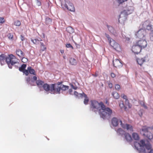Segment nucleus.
<instances>
[{"instance_id":"f257e3e1","label":"nucleus","mask_w":153,"mask_h":153,"mask_svg":"<svg viewBox=\"0 0 153 153\" xmlns=\"http://www.w3.org/2000/svg\"><path fill=\"white\" fill-rule=\"evenodd\" d=\"M91 102L92 110L94 112L99 111L100 117L103 119H105L112 114V110L109 108H106L102 102L99 103L96 100H91Z\"/></svg>"},{"instance_id":"f03ea898","label":"nucleus","mask_w":153,"mask_h":153,"mask_svg":"<svg viewBox=\"0 0 153 153\" xmlns=\"http://www.w3.org/2000/svg\"><path fill=\"white\" fill-rule=\"evenodd\" d=\"M5 61L10 68H12V65L18 63L16 58L12 54L9 55L7 57L4 54L1 55L0 56V62L2 64V62H4Z\"/></svg>"},{"instance_id":"7ed1b4c3","label":"nucleus","mask_w":153,"mask_h":153,"mask_svg":"<svg viewBox=\"0 0 153 153\" xmlns=\"http://www.w3.org/2000/svg\"><path fill=\"white\" fill-rule=\"evenodd\" d=\"M134 10V7L132 6H127L122 11L119 16V22L123 23L127 19V16L132 13Z\"/></svg>"},{"instance_id":"20e7f679","label":"nucleus","mask_w":153,"mask_h":153,"mask_svg":"<svg viewBox=\"0 0 153 153\" xmlns=\"http://www.w3.org/2000/svg\"><path fill=\"white\" fill-rule=\"evenodd\" d=\"M61 7L64 10L67 9L72 12L75 10V7L73 4L68 0H65V4L61 3Z\"/></svg>"},{"instance_id":"39448f33","label":"nucleus","mask_w":153,"mask_h":153,"mask_svg":"<svg viewBox=\"0 0 153 153\" xmlns=\"http://www.w3.org/2000/svg\"><path fill=\"white\" fill-rule=\"evenodd\" d=\"M153 28V27L149 20L142 22L139 27V29H152Z\"/></svg>"},{"instance_id":"423d86ee","label":"nucleus","mask_w":153,"mask_h":153,"mask_svg":"<svg viewBox=\"0 0 153 153\" xmlns=\"http://www.w3.org/2000/svg\"><path fill=\"white\" fill-rule=\"evenodd\" d=\"M135 43L142 49L146 48L147 45L146 41L143 39L137 41Z\"/></svg>"},{"instance_id":"0eeeda50","label":"nucleus","mask_w":153,"mask_h":153,"mask_svg":"<svg viewBox=\"0 0 153 153\" xmlns=\"http://www.w3.org/2000/svg\"><path fill=\"white\" fill-rule=\"evenodd\" d=\"M109 44L116 51H121L120 45L113 39H112V41L110 42Z\"/></svg>"},{"instance_id":"6e6552de","label":"nucleus","mask_w":153,"mask_h":153,"mask_svg":"<svg viewBox=\"0 0 153 153\" xmlns=\"http://www.w3.org/2000/svg\"><path fill=\"white\" fill-rule=\"evenodd\" d=\"M145 29H139L135 33L137 37L140 39H143L145 36Z\"/></svg>"},{"instance_id":"1a4fd4ad","label":"nucleus","mask_w":153,"mask_h":153,"mask_svg":"<svg viewBox=\"0 0 153 153\" xmlns=\"http://www.w3.org/2000/svg\"><path fill=\"white\" fill-rule=\"evenodd\" d=\"M61 88L60 86H58L56 88H55V84L51 85V93H60Z\"/></svg>"},{"instance_id":"9d476101","label":"nucleus","mask_w":153,"mask_h":153,"mask_svg":"<svg viewBox=\"0 0 153 153\" xmlns=\"http://www.w3.org/2000/svg\"><path fill=\"white\" fill-rule=\"evenodd\" d=\"M120 123L121 127L124 129H126L128 131H133V128L131 125L128 124H124L121 120L120 121Z\"/></svg>"},{"instance_id":"9b49d317","label":"nucleus","mask_w":153,"mask_h":153,"mask_svg":"<svg viewBox=\"0 0 153 153\" xmlns=\"http://www.w3.org/2000/svg\"><path fill=\"white\" fill-rule=\"evenodd\" d=\"M142 49L135 43V45H133L132 48V51L135 54H138L139 53Z\"/></svg>"},{"instance_id":"f8f14e48","label":"nucleus","mask_w":153,"mask_h":153,"mask_svg":"<svg viewBox=\"0 0 153 153\" xmlns=\"http://www.w3.org/2000/svg\"><path fill=\"white\" fill-rule=\"evenodd\" d=\"M113 64L114 67L118 68H120L123 66L122 62L117 59L113 60Z\"/></svg>"},{"instance_id":"ddd939ff","label":"nucleus","mask_w":153,"mask_h":153,"mask_svg":"<svg viewBox=\"0 0 153 153\" xmlns=\"http://www.w3.org/2000/svg\"><path fill=\"white\" fill-rule=\"evenodd\" d=\"M137 62L138 64L141 66L144 62L149 61L148 56H146L143 58H138L137 59Z\"/></svg>"},{"instance_id":"4468645a","label":"nucleus","mask_w":153,"mask_h":153,"mask_svg":"<svg viewBox=\"0 0 153 153\" xmlns=\"http://www.w3.org/2000/svg\"><path fill=\"white\" fill-rule=\"evenodd\" d=\"M26 64H23L19 68V70L20 71L22 72L26 76H27L28 75L27 71V70L25 69L26 68Z\"/></svg>"},{"instance_id":"2eb2a0df","label":"nucleus","mask_w":153,"mask_h":153,"mask_svg":"<svg viewBox=\"0 0 153 153\" xmlns=\"http://www.w3.org/2000/svg\"><path fill=\"white\" fill-rule=\"evenodd\" d=\"M150 129H151V128L150 127L144 126L142 127V129L140 130V131L141 132H142V133L143 135L144 136V134H147L149 132V130Z\"/></svg>"},{"instance_id":"dca6fc26","label":"nucleus","mask_w":153,"mask_h":153,"mask_svg":"<svg viewBox=\"0 0 153 153\" xmlns=\"http://www.w3.org/2000/svg\"><path fill=\"white\" fill-rule=\"evenodd\" d=\"M135 147L137 150L141 152H143L145 151L144 149H142L141 147L140 144L137 142H135L134 143Z\"/></svg>"},{"instance_id":"f3484780","label":"nucleus","mask_w":153,"mask_h":153,"mask_svg":"<svg viewBox=\"0 0 153 153\" xmlns=\"http://www.w3.org/2000/svg\"><path fill=\"white\" fill-rule=\"evenodd\" d=\"M120 120H119L116 117H113L111 120V123L114 126H117L118 125V123H120Z\"/></svg>"},{"instance_id":"a211bd4d","label":"nucleus","mask_w":153,"mask_h":153,"mask_svg":"<svg viewBox=\"0 0 153 153\" xmlns=\"http://www.w3.org/2000/svg\"><path fill=\"white\" fill-rule=\"evenodd\" d=\"M16 54L19 56L20 58L24 57L25 56V53L20 49H18L16 50Z\"/></svg>"},{"instance_id":"6ab92c4d","label":"nucleus","mask_w":153,"mask_h":153,"mask_svg":"<svg viewBox=\"0 0 153 153\" xmlns=\"http://www.w3.org/2000/svg\"><path fill=\"white\" fill-rule=\"evenodd\" d=\"M125 139L128 142H131L132 141V138L131 135L128 133H126L124 134Z\"/></svg>"},{"instance_id":"aec40b11","label":"nucleus","mask_w":153,"mask_h":153,"mask_svg":"<svg viewBox=\"0 0 153 153\" xmlns=\"http://www.w3.org/2000/svg\"><path fill=\"white\" fill-rule=\"evenodd\" d=\"M42 87L43 89L46 91H51V85L50 86L47 83L44 84L43 85Z\"/></svg>"},{"instance_id":"412c9836","label":"nucleus","mask_w":153,"mask_h":153,"mask_svg":"<svg viewBox=\"0 0 153 153\" xmlns=\"http://www.w3.org/2000/svg\"><path fill=\"white\" fill-rule=\"evenodd\" d=\"M27 71L28 73L33 74V75H36V74L35 71L34 69H32L31 67H29L27 68Z\"/></svg>"},{"instance_id":"4be33fe9","label":"nucleus","mask_w":153,"mask_h":153,"mask_svg":"<svg viewBox=\"0 0 153 153\" xmlns=\"http://www.w3.org/2000/svg\"><path fill=\"white\" fill-rule=\"evenodd\" d=\"M145 146L146 148V149H145L144 148H143V149H144L145 150V151L143 152H143L146 153V152H147L152 149V148L151 145L149 143L146 144Z\"/></svg>"},{"instance_id":"5701e85b","label":"nucleus","mask_w":153,"mask_h":153,"mask_svg":"<svg viewBox=\"0 0 153 153\" xmlns=\"http://www.w3.org/2000/svg\"><path fill=\"white\" fill-rule=\"evenodd\" d=\"M36 83L37 86L39 88L42 87L43 85L44 84V81L39 79L36 80Z\"/></svg>"},{"instance_id":"b1692460","label":"nucleus","mask_w":153,"mask_h":153,"mask_svg":"<svg viewBox=\"0 0 153 153\" xmlns=\"http://www.w3.org/2000/svg\"><path fill=\"white\" fill-rule=\"evenodd\" d=\"M144 136L146 137L149 139H153V134L151 132H149L147 134H144Z\"/></svg>"},{"instance_id":"393cba45","label":"nucleus","mask_w":153,"mask_h":153,"mask_svg":"<svg viewBox=\"0 0 153 153\" xmlns=\"http://www.w3.org/2000/svg\"><path fill=\"white\" fill-rule=\"evenodd\" d=\"M70 63L72 65H76L77 62L76 60L74 58H71L70 60Z\"/></svg>"},{"instance_id":"a878e982","label":"nucleus","mask_w":153,"mask_h":153,"mask_svg":"<svg viewBox=\"0 0 153 153\" xmlns=\"http://www.w3.org/2000/svg\"><path fill=\"white\" fill-rule=\"evenodd\" d=\"M74 95L78 98H82L83 97V94L78 93V92L76 91H74Z\"/></svg>"},{"instance_id":"bb28decb","label":"nucleus","mask_w":153,"mask_h":153,"mask_svg":"<svg viewBox=\"0 0 153 153\" xmlns=\"http://www.w3.org/2000/svg\"><path fill=\"white\" fill-rule=\"evenodd\" d=\"M132 136L133 138L135 140H138L139 139V137L138 134L136 133H133L132 134Z\"/></svg>"},{"instance_id":"cd10ccee","label":"nucleus","mask_w":153,"mask_h":153,"mask_svg":"<svg viewBox=\"0 0 153 153\" xmlns=\"http://www.w3.org/2000/svg\"><path fill=\"white\" fill-rule=\"evenodd\" d=\"M117 134L120 135H122L125 133V131L121 128H118L117 130Z\"/></svg>"},{"instance_id":"c85d7f7f","label":"nucleus","mask_w":153,"mask_h":153,"mask_svg":"<svg viewBox=\"0 0 153 153\" xmlns=\"http://www.w3.org/2000/svg\"><path fill=\"white\" fill-rule=\"evenodd\" d=\"M113 97L115 99H118L120 97V95L116 91H114L112 93Z\"/></svg>"},{"instance_id":"c756f323","label":"nucleus","mask_w":153,"mask_h":153,"mask_svg":"<svg viewBox=\"0 0 153 153\" xmlns=\"http://www.w3.org/2000/svg\"><path fill=\"white\" fill-rule=\"evenodd\" d=\"M83 97L85 98L84 99V102L85 105H87L88 104V102L89 101V100L88 98L87 95L84 93H83Z\"/></svg>"},{"instance_id":"7c9ffc66","label":"nucleus","mask_w":153,"mask_h":153,"mask_svg":"<svg viewBox=\"0 0 153 153\" xmlns=\"http://www.w3.org/2000/svg\"><path fill=\"white\" fill-rule=\"evenodd\" d=\"M60 86L61 90L64 91L68 89L69 87L68 86L64 85H61Z\"/></svg>"},{"instance_id":"2f4dec72","label":"nucleus","mask_w":153,"mask_h":153,"mask_svg":"<svg viewBox=\"0 0 153 153\" xmlns=\"http://www.w3.org/2000/svg\"><path fill=\"white\" fill-rule=\"evenodd\" d=\"M139 143L140 144L142 149H143L146 144L145 143V140H141Z\"/></svg>"},{"instance_id":"473e14b6","label":"nucleus","mask_w":153,"mask_h":153,"mask_svg":"<svg viewBox=\"0 0 153 153\" xmlns=\"http://www.w3.org/2000/svg\"><path fill=\"white\" fill-rule=\"evenodd\" d=\"M32 42L35 44H38L40 41H41V39H35L34 40L32 39L31 40Z\"/></svg>"},{"instance_id":"72a5a7b5","label":"nucleus","mask_w":153,"mask_h":153,"mask_svg":"<svg viewBox=\"0 0 153 153\" xmlns=\"http://www.w3.org/2000/svg\"><path fill=\"white\" fill-rule=\"evenodd\" d=\"M52 22L51 19L49 17H47L45 19V22L47 24H50Z\"/></svg>"},{"instance_id":"f704fd0d","label":"nucleus","mask_w":153,"mask_h":153,"mask_svg":"<svg viewBox=\"0 0 153 153\" xmlns=\"http://www.w3.org/2000/svg\"><path fill=\"white\" fill-rule=\"evenodd\" d=\"M121 96L122 98L126 100V102L128 103H129V101L128 99H127V97L126 96L123 94H121Z\"/></svg>"},{"instance_id":"c9c22d12","label":"nucleus","mask_w":153,"mask_h":153,"mask_svg":"<svg viewBox=\"0 0 153 153\" xmlns=\"http://www.w3.org/2000/svg\"><path fill=\"white\" fill-rule=\"evenodd\" d=\"M41 44V51H44L46 49V48L45 47L43 43L40 42Z\"/></svg>"},{"instance_id":"e433bc0d","label":"nucleus","mask_w":153,"mask_h":153,"mask_svg":"<svg viewBox=\"0 0 153 153\" xmlns=\"http://www.w3.org/2000/svg\"><path fill=\"white\" fill-rule=\"evenodd\" d=\"M149 34L150 39L151 41H153V30H151Z\"/></svg>"},{"instance_id":"4c0bfd02","label":"nucleus","mask_w":153,"mask_h":153,"mask_svg":"<svg viewBox=\"0 0 153 153\" xmlns=\"http://www.w3.org/2000/svg\"><path fill=\"white\" fill-rule=\"evenodd\" d=\"M21 24L19 20L16 21L14 22V25L16 26H19Z\"/></svg>"},{"instance_id":"58836bf2","label":"nucleus","mask_w":153,"mask_h":153,"mask_svg":"<svg viewBox=\"0 0 153 153\" xmlns=\"http://www.w3.org/2000/svg\"><path fill=\"white\" fill-rule=\"evenodd\" d=\"M21 58H22V61L23 63H26L28 61L27 59L26 58L24 57H21Z\"/></svg>"},{"instance_id":"ea45409f","label":"nucleus","mask_w":153,"mask_h":153,"mask_svg":"<svg viewBox=\"0 0 153 153\" xmlns=\"http://www.w3.org/2000/svg\"><path fill=\"white\" fill-rule=\"evenodd\" d=\"M118 3L120 4H122L123 2L127 1L128 0H116Z\"/></svg>"},{"instance_id":"a19ab883","label":"nucleus","mask_w":153,"mask_h":153,"mask_svg":"<svg viewBox=\"0 0 153 153\" xmlns=\"http://www.w3.org/2000/svg\"><path fill=\"white\" fill-rule=\"evenodd\" d=\"M110 31L114 35H117V33H116L115 29H110Z\"/></svg>"},{"instance_id":"79ce46f5","label":"nucleus","mask_w":153,"mask_h":153,"mask_svg":"<svg viewBox=\"0 0 153 153\" xmlns=\"http://www.w3.org/2000/svg\"><path fill=\"white\" fill-rule=\"evenodd\" d=\"M105 35L106 37L107 38L108 40L109 41V42L110 43L111 41H112V39L109 36L108 34H105Z\"/></svg>"},{"instance_id":"37998d69","label":"nucleus","mask_w":153,"mask_h":153,"mask_svg":"<svg viewBox=\"0 0 153 153\" xmlns=\"http://www.w3.org/2000/svg\"><path fill=\"white\" fill-rule=\"evenodd\" d=\"M8 37L9 39H12L13 38V35L11 33H9L8 35Z\"/></svg>"},{"instance_id":"c03bdc74","label":"nucleus","mask_w":153,"mask_h":153,"mask_svg":"<svg viewBox=\"0 0 153 153\" xmlns=\"http://www.w3.org/2000/svg\"><path fill=\"white\" fill-rule=\"evenodd\" d=\"M115 88L117 90H119L120 89V86L118 84H116L115 85Z\"/></svg>"},{"instance_id":"a18cd8bd","label":"nucleus","mask_w":153,"mask_h":153,"mask_svg":"<svg viewBox=\"0 0 153 153\" xmlns=\"http://www.w3.org/2000/svg\"><path fill=\"white\" fill-rule=\"evenodd\" d=\"M5 22V19L4 18L0 17V23H3Z\"/></svg>"},{"instance_id":"49530a36","label":"nucleus","mask_w":153,"mask_h":153,"mask_svg":"<svg viewBox=\"0 0 153 153\" xmlns=\"http://www.w3.org/2000/svg\"><path fill=\"white\" fill-rule=\"evenodd\" d=\"M66 47L68 48H71L72 49H74L73 47L70 44H67L66 45Z\"/></svg>"},{"instance_id":"de8ad7c7","label":"nucleus","mask_w":153,"mask_h":153,"mask_svg":"<svg viewBox=\"0 0 153 153\" xmlns=\"http://www.w3.org/2000/svg\"><path fill=\"white\" fill-rule=\"evenodd\" d=\"M111 76L112 78H114L116 76V75L114 73L112 72L111 73Z\"/></svg>"},{"instance_id":"09e8293b","label":"nucleus","mask_w":153,"mask_h":153,"mask_svg":"<svg viewBox=\"0 0 153 153\" xmlns=\"http://www.w3.org/2000/svg\"><path fill=\"white\" fill-rule=\"evenodd\" d=\"M36 4L38 6H40L41 5V3L38 0H36Z\"/></svg>"},{"instance_id":"8fccbe9b","label":"nucleus","mask_w":153,"mask_h":153,"mask_svg":"<svg viewBox=\"0 0 153 153\" xmlns=\"http://www.w3.org/2000/svg\"><path fill=\"white\" fill-rule=\"evenodd\" d=\"M20 38L22 41H24L25 39V38L24 36H23L22 35H20Z\"/></svg>"},{"instance_id":"3c124183","label":"nucleus","mask_w":153,"mask_h":153,"mask_svg":"<svg viewBox=\"0 0 153 153\" xmlns=\"http://www.w3.org/2000/svg\"><path fill=\"white\" fill-rule=\"evenodd\" d=\"M145 153H153V149H152Z\"/></svg>"},{"instance_id":"603ef678","label":"nucleus","mask_w":153,"mask_h":153,"mask_svg":"<svg viewBox=\"0 0 153 153\" xmlns=\"http://www.w3.org/2000/svg\"><path fill=\"white\" fill-rule=\"evenodd\" d=\"M71 87L74 89H75V90H76L77 89V86H74L73 85H71Z\"/></svg>"},{"instance_id":"864d4df0","label":"nucleus","mask_w":153,"mask_h":153,"mask_svg":"<svg viewBox=\"0 0 153 153\" xmlns=\"http://www.w3.org/2000/svg\"><path fill=\"white\" fill-rule=\"evenodd\" d=\"M26 80L27 83H29L30 80V77H27Z\"/></svg>"},{"instance_id":"5fc2aeb1","label":"nucleus","mask_w":153,"mask_h":153,"mask_svg":"<svg viewBox=\"0 0 153 153\" xmlns=\"http://www.w3.org/2000/svg\"><path fill=\"white\" fill-rule=\"evenodd\" d=\"M108 86L110 88H111L112 87V84L111 83H109L108 84Z\"/></svg>"},{"instance_id":"6e6d98bb","label":"nucleus","mask_w":153,"mask_h":153,"mask_svg":"<svg viewBox=\"0 0 153 153\" xmlns=\"http://www.w3.org/2000/svg\"><path fill=\"white\" fill-rule=\"evenodd\" d=\"M33 79L34 81H36V80H37V77L35 76H34L33 77Z\"/></svg>"},{"instance_id":"4d7b16f0","label":"nucleus","mask_w":153,"mask_h":153,"mask_svg":"<svg viewBox=\"0 0 153 153\" xmlns=\"http://www.w3.org/2000/svg\"><path fill=\"white\" fill-rule=\"evenodd\" d=\"M68 91H69V93L70 94H71V93L72 92V90L71 89H69L68 90Z\"/></svg>"},{"instance_id":"13d9d810","label":"nucleus","mask_w":153,"mask_h":153,"mask_svg":"<svg viewBox=\"0 0 153 153\" xmlns=\"http://www.w3.org/2000/svg\"><path fill=\"white\" fill-rule=\"evenodd\" d=\"M126 40L127 41H129L130 40V38L128 37H126Z\"/></svg>"},{"instance_id":"bf43d9fd","label":"nucleus","mask_w":153,"mask_h":153,"mask_svg":"<svg viewBox=\"0 0 153 153\" xmlns=\"http://www.w3.org/2000/svg\"><path fill=\"white\" fill-rule=\"evenodd\" d=\"M107 27L108 29H109V28H112V27L111 26H110V25H107Z\"/></svg>"},{"instance_id":"052dcab7","label":"nucleus","mask_w":153,"mask_h":153,"mask_svg":"<svg viewBox=\"0 0 153 153\" xmlns=\"http://www.w3.org/2000/svg\"><path fill=\"white\" fill-rule=\"evenodd\" d=\"M34 83V81H32L31 82V83H30V85H34L33 84V83Z\"/></svg>"},{"instance_id":"680f3d73","label":"nucleus","mask_w":153,"mask_h":153,"mask_svg":"<svg viewBox=\"0 0 153 153\" xmlns=\"http://www.w3.org/2000/svg\"><path fill=\"white\" fill-rule=\"evenodd\" d=\"M62 83V82H58V83H57V84H58V86H59V85L60 86V85H61V84Z\"/></svg>"},{"instance_id":"e2e57ef3","label":"nucleus","mask_w":153,"mask_h":153,"mask_svg":"<svg viewBox=\"0 0 153 153\" xmlns=\"http://www.w3.org/2000/svg\"><path fill=\"white\" fill-rule=\"evenodd\" d=\"M60 52L61 53H64V51L63 50H60Z\"/></svg>"},{"instance_id":"0e129e2a","label":"nucleus","mask_w":153,"mask_h":153,"mask_svg":"<svg viewBox=\"0 0 153 153\" xmlns=\"http://www.w3.org/2000/svg\"><path fill=\"white\" fill-rule=\"evenodd\" d=\"M122 106H121V108H122V107L123 106V103H122Z\"/></svg>"},{"instance_id":"69168bd1","label":"nucleus","mask_w":153,"mask_h":153,"mask_svg":"<svg viewBox=\"0 0 153 153\" xmlns=\"http://www.w3.org/2000/svg\"><path fill=\"white\" fill-rule=\"evenodd\" d=\"M144 107H145V108H147L146 106H144Z\"/></svg>"},{"instance_id":"338daca9","label":"nucleus","mask_w":153,"mask_h":153,"mask_svg":"<svg viewBox=\"0 0 153 153\" xmlns=\"http://www.w3.org/2000/svg\"><path fill=\"white\" fill-rule=\"evenodd\" d=\"M120 107H121V105H120Z\"/></svg>"},{"instance_id":"774afa93","label":"nucleus","mask_w":153,"mask_h":153,"mask_svg":"<svg viewBox=\"0 0 153 153\" xmlns=\"http://www.w3.org/2000/svg\"><path fill=\"white\" fill-rule=\"evenodd\" d=\"M152 129H153V126L152 127Z\"/></svg>"}]
</instances>
